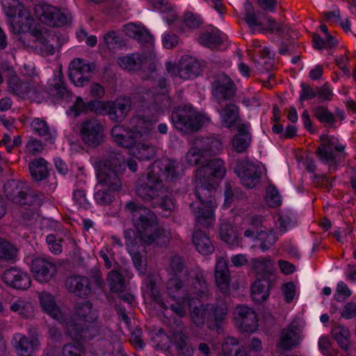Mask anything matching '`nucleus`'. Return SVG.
Here are the masks:
<instances>
[{"label":"nucleus","instance_id":"nucleus-1","mask_svg":"<svg viewBox=\"0 0 356 356\" xmlns=\"http://www.w3.org/2000/svg\"><path fill=\"white\" fill-rule=\"evenodd\" d=\"M184 268V264L180 257L171 258L169 270L172 277L167 283V293L172 302H163L156 285V277L153 275L149 274L145 277L142 286L143 293L154 300L155 307L162 312L163 317L168 318V316L175 314L181 318L186 314L188 305L193 324L200 327L207 323L209 330L219 332L225 323L228 313L226 303L203 305L199 301L196 305L195 296L202 300L209 296L204 273L199 266L190 270Z\"/></svg>","mask_w":356,"mask_h":356},{"label":"nucleus","instance_id":"nucleus-2","mask_svg":"<svg viewBox=\"0 0 356 356\" xmlns=\"http://www.w3.org/2000/svg\"><path fill=\"white\" fill-rule=\"evenodd\" d=\"M222 152L220 140L213 136L196 137L193 146L185 156L188 166L200 165L195 175V194L197 200L191 204L196 223L209 227L215 222L214 211L217 207L215 197L211 193L215 188L213 178L222 179L226 173L225 162L220 159L209 160L213 155Z\"/></svg>","mask_w":356,"mask_h":356},{"label":"nucleus","instance_id":"nucleus-3","mask_svg":"<svg viewBox=\"0 0 356 356\" xmlns=\"http://www.w3.org/2000/svg\"><path fill=\"white\" fill-rule=\"evenodd\" d=\"M125 209L132 214V223L137 231V234L132 229L124 231L127 248L138 275H143L147 270V264L144 257L138 252V241L161 246L169 242L170 232L168 227L159 225L156 216L146 207L129 202Z\"/></svg>","mask_w":356,"mask_h":356},{"label":"nucleus","instance_id":"nucleus-4","mask_svg":"<svg viewBox=\"0 0 356 356\" xmlns=\"http://www.w3.org/2000/svg\"><path fill=\"white\" fill-rule=\"evenodd\" d=\"M182 171L177 161L168 159L155 161L148 168L146 181L137 188L138 195L146 202H152L154 207L159 206L166 211L172 210L175 202L168 196L161 180L163 178L168 181L177 178Z\"/></svg>","mask_w":356,"mask_h":356},{"label":"nucleus","instance_id":"nucleus-5","mask_svg":"<svg viewBox=\"0 0 356 356\" xmlns=\"http://www.w3.org/2000/svg\"><path fill=\"white\" fill-rule=\"evenodd\" d=\"M135 126L132 129L124 125H115L111 129V136L115 143L129 150L131 155L138 160H149L155 156V148L147 140L152 137L154 127L151 121L144 118L134 119Z\"/></svg>","mask_w":356,"mask_h":356},{"label":"nucleus","instance_id":"nucleus-6","mask_svg":"<svg viewBox=\"0 0 356 356\" xmlns=\"http://www.w3.org/2000/svg\"><path fill=\"white\" fill-rule=\"evenodd\" d=\"M95 168L100 187L107 188L111 191H121L122 184L118 173L125 171V165L116 154L96 161Z\"/></svg>","mask_w":356,"mask_h":356},{"label":"nucleus","instance_id":"nucleus-7","mask_svg":"<svg viewBox=\"0 0 356 356\" xmlns=\"http://www.w3.org/2000/svg\"><path fill=\"white\" fill-rule=\"evenodd\" d=\"M171 120L175 127L183 134L197 131L211 121L208 115L196 111L190 104L176 108L172 113Z\"/></svg>","mask_w":356,"mask_h":356},{"label":"nucleus","instance_id":"nucleus-8","mask_svg":"<svg viewBox=\"0 0 356 356\" xmlns=\"http://www.w3.org/2000/svg\"><path fill=\"white\" fill-rule=\"evenodd\" d=\"M320 138L321 144L316 149L317 156L323 163L334 170L341 157L346 156V145L340 143L339 139L333 136L322 135Z\"/></svg>","mask_w":356,"mask_h":356},{"label":"nucleus","instance_id":"nucleus-9","mask_svg":"<svg viewBox=\"0 0 356 356\" xmlns=\"http://www.w3.org/2000/svg\"><path fill=\"white\" fill-rule=\"evenodd\" d=\"M250 225L251 227L244 232V236L259 241V248L263 252L268 250L277 240L274 230L267 227L266 220L260 216L250 217Z\"/></svg>","mask_w":356,"mask_h":356},{"label":"nucleus","instance_id":"nucleus-10","mask_svg":"<svg viewBox=\"0 0 356 356\" xmlns=\"http://www.w3.org/2000/svg\"><path fill=\"white\" fill-rule=\"evenodd\" d=\"M29 67V66L24 65L25 70H28ZM30 67L31 73L28 71L25 72L29 76L26 81H22L18 79L12 69L8 68L6 71H3V72H0V83L3 82V76L8 77V84L11 92L18 96L24 97L30 93L32 90H34L35 85L38 83V80L39 79L34 72L33 67L31 66Z\"/></svg>","mask_w":356,"mask_h":356},{"label":"nucleus","instance_id":"nucleus-11","mask_svg":"<svg viewBox=\"0 0 356 356\" xmlns=\"http://www.w3.org/2000/svg\"><path fill=\"white\" fill-rule=\"evenodd\" d=\"M34 13L43 24L50 26H61L70 19L71 16L67 10H61L54 6L44 3L35 6Z\"/></svg>","mask_w":356,"mask_h":356},{"label":"nucleus","instance_id":"nucleus-12","mask_svg":"<svg viewBox=\"0 0 356 356\" xmlns=\"http://www.w3.org/2000/svg\"><path fill=\"white\" fill-rule=\"evenodd\" d=\"M152 340L159 349L168 350L174 343L179 351H183L186 348L189 355L193 353L192 348L186 347V337L183 333H173L172 336H169L163 330H159L152 337Z\"/></svg>","mask_w":356,"mask_h":356},{"label":"nucleus","instance_id":"nucleus-13","mask_svg":"<svg viewBox=\"0 0 356 356\" xmlns=\"http://www.w3.org/2000/svg\"><path fill=\"white\" fill-rule=\"evenodd\" d=\"M159 86L162 92L159 94L154 92H147L146 97H143L145 102L152 101L151 105L148 106V109L152 113L153 118L159 114L168 110L171 106V99L167 93V83L165 79L159 81Z\"/></svg>","mask_w":356,"mask_h":356},{"label":"nucleus","instance_id":"nucleus-14","mask_svg":"<svg viewBox=\"0 0 356 356\" xmlns=\"http://www.w3.org/2000/svg\"><path fill=\"white\" fill-rule=\"evenodd\" d=\"M234 319L242 332L252 333L258 328V318L255 312L246 306H237L234 310Z\"/></svg>","mask_w":356,"mask_h":356},{"label":"nucleus","instance_id":"nucleus-15","mask_svg":"<svg viewBox=\"0 0 356 356\" xmlns=\"http://www.w3.org/2000/svg\"><path fill=\"white\" fill-rule=\"evenodd\" d=\"M98 318L97 309L93 308L92 304L89 302L79 303L76 307V311L73 316L67 319L65 316V323L63 325L67 332V325L74 322L78 324V327L84 325L87 323H93L96 322Z\"/></svg>","mask_w":356,"mask_h":356},{"label":"nucleus","instance_id":"nucleus-16","mask_svg":"<svg viewBox=\"0 0 356 356\" xmlns=\"http://www.w3.org/2000/svg\"><path fill=\"white\" fill-rule=\"evenodd\" d=\"M94 67L93 64L81 58L74 59L69 66V77L76 86L82 87L89 81Z\"/></svg>","mask_w":356,"mask_h":356},{"label":"nucleus","instance_id":"nucleus-17","mask_svg":"<svg viewBox=\"0 0 356 356\" xmlns=\"http://www.w3.org/2000/svg\"><path fill=\"white\" fill-rule=\"evenodd\" d=\"M104 127L97 120H88L81 125V136L89 146L97 147L103 140Z\"/></svg>","mask_w":356,"mask_h":356},{"label":"nucleus","instance_id":"nucleus-18","mask_svg":"<svg viewBox=\"0 0 356 356\" xmlns=\"http://www.w3.org/2000/svg\"><path fill=\"white\" fill-rule=\"evenodd\" d=\"M235 172L240 178L241 184L247 188H254L259 182V168L248 161H238Z\"/></svg>","mask_w":356,"mask_h":356},{"label":"nucleus","instance_id":"nucleus-19","mask_svg":"<svg viewBox=\"0 0 356 356\" xmlns=\"http://www.w3.org/2000/svg\"><path fill=\"white\" fill-rule=\"evenodd\" d=\"M99 333L100 327L95 322L80 327H78V324L74 322L67 325L68 335L76 342L92 340L99 336Z\"/></svg>","mask_w":356,"mask_h":356},{"label":"nucleus","instance_id":"nucleus-20","mask_svg":"<svg viewBox=\"0 0 356 356\" xmlns=\"http://www.w3.org/2000/svg\"><path fill=\"white\" fill-rule=\"evenodd\" d=\"M31 272L39 282H47L56 273L55 264L47 258L38 257L33 260Z\"/></svg>","mask_w":356,"mask_h":356},{"label":"nucleus","instance_id":"nucleus-21","mask_svg":"<svg viewBox=\"0 0 356 356\" xmlns=\"http://www.w3.org/2000/svg\"><path fill=\"white\" fill-rule=\"evenodd\" d=\"M118 63L120 67L127 71L143 70L148 66L150 73L153 74L156 69L154 64L150 65L147 58L138 54H131L120 57L118 59Z\"/></svg>","mask_w":356,"mask_h":356},{"label":"nucleus","instance_id":"nucleus-22","mask_svg":"<svg viewBox=\"0 0 356 356\" xmlns=\"http://www.w3.org/2000/svg\"><path fill=\"white\" fill-rule=\"evenodd\" d=\"M1 279L7 285L21 290L27 289L31 283L28 274L17 268L5 270L1 275Z\"/></svg>","mask_w":356,"mask_h":356},{"label":"nucleus","instance_id":"nucleus-23","mask_svg":"<svg viewBox=\"0 0 356 356\" xmlns=\"http://www.w3.org/2000/svg\"><path fill=\"white\" fill-rule=\"evenodd\" d=\"M12 344L18 356H32L40 346L38 338L34 337L29 340L25 335L16 333L13 335Z\"/></svg>","mask_w":356,"mask_h":356},{"label":"nucleus","instance_id":"nucleus-24","mask_svg":"<svg viewBox=\"0 0 356 356\" xmlns=\"http://www.w3.org/2000/svg\"><path fill=\"white\" fill-rule=\"evenodd\" d=\"M38 298L42 310L63 325L65 316L56 304L53 295L43 291L39 293Z\"/></svg>","mask_w":356,"mask_h":356},{"label":"nucleus","instance_id":"nucleus-25","mask_svg":"<svg viewBox=\"0 0 356 356\" xmlns=\"http://www.w3.org/2000/svg\"><path fill=\"white\" fill-rule=\"evenodd\" d=\"M300 341V330L296 322H292L282 330L278 346L284 350H290L298 345Z\"/></svg>","mask_w":356,"mask_h":356},{"label":"nucleus","instance_id":"nucleus-26","mask_svg":"<svg viewBox=\"0 0 356 356\" xmlns=\"http://www.w3.org/2000/svg\"><path fill=\"white\" fill-rule=\"evenodd\" d=\"M4 193L8 199L15 203L25 204L27 197V187L25 184L16 180L8 181L4 185Z\"/></svg>","mask_w":356,"mask_h":356},{"label":"nucleus","instance_id":"nucleus-27","mask_svg":"<svg viewBox=\"0 0 356 356\" xmlns=\"http://www.w3.org/2000/svg\"><path fill=\"white\" fill-rule=\"evenodd\" d=\"M214 276L216 283L219 289L226 293L229 289L230 275L228 270L227 260L224 257L217 258L215 266Z\"/></svg>","mask_w":356,"mask_h":356},{"label":"nucleus","instance_id":"nucleus-28","mask_svg":"<svg viewBox=\"0 0 356 356\" xmlns=\"http://www.w3.org/2000/svg\"><path fill=\"white\" fill-rule=\"evenodd\" d=\"M111 104L107 111L109 118L115 122H120L124 119L131 106V100L129 97H120L115 101H110Z\"/></svg>","mask_w":356,"mask_h":356},{"label":"nucleus","instance_id":"nucleus-29","mask_svg":"<svg viewBox=\"0 0 356 356\" xmlns=\"http://www.w3.org/2000/svg\"><path fill=\"white\" fill-rule=\"evenodd\" d=\"M177 76L183 80L195 77L199 74V64L192 56H183L177 65Z\"/></svg>","mask_w":356,"mask_h":356},{"label":"nucleus","instance_id":"nucleus-30","mask_svg":"<svg viewBox=\"0 0 356 356\" xmlns=\"http://www.w3.org/2000/svg\"><path fill=\"white\" fill-rule=\"evenodd\" d=\"M251 265L257 278L261 280H268L275 271V261L270 257L253 259L251 260Z\"/></svg>","mask_w":356,"mask_h":356},{"label":"nucleus","instance_id":"nucleus-31","mask_svg":"<svg viewBox=\"0 0 356 356\" xmlns=\"http://www.w3.org/2000/svg\"><path fill=\"white\" fill-rule=\"evenodd\" d=\"M219 120L221 126L231 129L238 124V108L234 104H227L218 110Z\"/></svg>","mask_w":356,"mask_h":356},{"label":"nucleus","instance_id":"nucleus-32","mask_svg":"<svg viewBox=\"0 0 356 356\" xmlns=\"http://www.w3.org/2000/svg\"><path fill=\"white\" fill-rule=\"evenodd\" d=\"M249 127L250 124L248 123L236 125L238 133L234 136L232 143L233 148L238 153L244 152L250 145L252 138Z\"/></svg>","mask_w":356,"mask_h":356},{"label":"nucleus","instance_id":"nucleus-33","mask_svg":"<svg viewBox=\"0 0 356 356\" xmlns=\"http://www.w3.org/2000/svg\"><path fill=\"white\" fill-rule=\"evenodd\" d=\"M67 289L78 296H85L91 291L88 278L83 276H71L65 282Z\"/></svg>","mask_w":356,"mask_h":356},{"label":"nucleus","instance_id":"nucleus-34","mask_svg":"<svg viewBox=\"0 0 356 356\" xmlns=\"http://www.w3.org/2000/svg\"><path fill=\"white\" fill-rule=\"evenodd\" d=\"M123 31L124 33L134 38L138 41L148 44H152L153 38L149 31L143 26L136 25L134 23H129L124 26Z\"/></svg>","mask_w":356,"mask_h":356},{"label":"nucleus","instance_id":"nucleus-35","mask_svg":"<svg viewBox=\"0 0 356 356\" xmlns=\"http://www.w3.org/2000/svg\"><path fill=\"white\" fill-rule=\"evenodd\" d=\"M219 236L220 240L229 245L230 248H237L241 244L236 228L227 222L221 223Z\"/></svg>","mask_w":356,"mask_h":356},{"label":"nucleus","instance_id":"nucleus-36","mask_svg":"<svg viewBox=\"0 0 356 356\" xmlns=\"http://www.w3.org/2000/svg\"><path fill=\"white\" fill-rule=\"evenodd\" d=\"M192 241L197 251L203 255L210 254L214 251V246L210 238L201 230L194 231Z\"/></svg>","mask_w":356,"mask_h":356},{"label":"nucleus","instance_id":"nucleus-37","mask_svg":"<svg viewBox=\"0 0 356 356\" xmlns=\"http://www.w3.org/2000/svg\"><path fill=\"white\" fill-rule=\"evenodd\" d=\"M3 6L6 15L10 18L16 17L19 20L18 23H23V18L26 21L29 19V14L24 10L23 6L21 5L18 0H4Z\"/></svg>","mask_w":356,"mask_h":356},{"label":"nucleus","instance_id":"nucleus-38","mask_svg":"<svg viewBox=\"0 0 356 356\" xmlns=\"http://www.w3.org/2000/svg\"><path fill=\"white\" fill-rule=\"evenodd\" d=\"M221 348L225 356H251L250 353L245 352L244 348L238 346V340L234 337L225 339Z\"/></svg>","mask_w":356,"mask_h":356},{"label":"nucleus","instance_id":"nucleus-39","mask_svg":"<svg viewBox=\"0 0 356 356\" xmlns=\"http://www.w3.org/2000/svg\"><path fill=\"white\" fill-rule=\"evenodd\" d=\"M213 93L219 101L229 98L233 95V82L227 76L222 77L215 83Z\"/></svg>","mask_w":356,"mask_h":356},{"label":"nucleus","instance_id":"nucleus-40","mask_svg":"<svg viewBox=\"0 0 356 356\" xmlns=\"http://www.w3.org/2000/svg\"><path fill=\"white\" fill-rule=\"evenodd\" d=\"M252 299L255 302H263L269 296L270 287L268 280L257 278L251 287Z\"/></svg>","mask_w":356,"mask_h":356},{"label":"nucleus","instance_id":"nucleus-41","mask_svg":"<svg viewBox=\"0 0 356 356\" xmlns=\"http://www.w3.org/2000/svg\"><path fill=\"white\" fill-rule=\"evenodd\" d=\"M29 172L33 179L40 181L48 175L47 161L42 158L36 159L29 164Z\"/></svg>","mask_w":356,"mask_h":356},{"label":"nucleus","instance_id":"nucleus-42","mask_svg":"<svg viewBox=\"0 0 356 356\" xmlns=\"http://www.w3.org/2000/svg\"><path fill=\"white\" fill-rule=\"evenodd\" d=\"M10 309L21 316L28 318L33 316V307L26 298H17L11 302Z\"/></svg>","mask_w":356,"mask_h":356},{"label":"nucleus","instance_id":"nucleus-43","mask_svg":"<svg viewBox=\"0 0 356 356\" xmlns=\"http://www.w3.org/2000/svg\"><path fill=\"white\" fill-rule=\"evenodd\" d=\"M34 132L43 137L46 140L53 143L56 137V132L50 131L45 121L39 118L34 119L31 124Z\"/></svg>","mask_w":356,"mask_h":356},{"label":"nucleus","instance_id":"nucleus-44","mask_svg":"<svg viewBox=\"0 0 356 356\" xmlns=\"http://www.w3.org/2000/svg\"><path fill=\"white\" fill-rule=\"evenodd\" d=\"M332 334L342 349L347 350L348 348L350 334L346 327L340 325L334 326L332 330Z\"/></svg>","mask_w":356,"mask_h":356},{"label":"nucleus","instance_id":"nucleus-45","mask_svg":"<svg viewBox=\"0 0 356 356\" xmlns=\"http://www.w3.org/2000/svg\"><path fill=\"white\" fill-rule=\"evenodd\" d=\"M262 15L263 14L260 13L257 15L250 4L245 5V14L244 19L245 22L252 29V31H258V28H259V26L263 24V22L260 21Z\"/></svg>","mask_w":356,"mask_h":356},{"label":"nucleus","instance_id":"nucleus-46","mask_svg":"<svg viewBox=\"0 0 356 356\" xmlns=\"http://www.w3.org/2000/svg\"><path fill=\"white\" fill-rule=\"evenodd\" d=\"M222 37L220 36V33L218 31H212V32H205L203 33L199 37V42L204 46L208 47L209 48H214L218 44L222 42Z\"/></svg>","mask_w":356,"mask_h":356},{"label":"nucleus","instance_id":"nucleus-47","mask_svg":"<svg viewBox=\"0 0 356 356\" xmlns=\"http://www.w3.org/2000/svg\"><path fill=\"white\" fill-rule=\"evenodd\" d=\"M108 282L113 292L122 291L124 288V281L122 275L117 270H112L108 275Z\"/></svg>","mask_w":356,"mask_h":356},{"label":"nucleus","instance_id":"nucleus-48","mask_svg":"<svg viewBox=\"0 0 356 356\" xmlns=\"http://www.w3.org/2000/svg\"><path fill=\"white\" fill-rule=\"evenodd\" d=\"M116 191H111L105 187L97 189L94 195V197L97 204L100 205H106L111 204L114 200L113 193Z\"/></svg>","mask_w":356,"mask_h":356},{"label":"nucleus","instance_id":"nucleus-49","mask_svg":"<svg viewBox=\"0 0 356 356\" xmlns=\"http://www.w3.org/2000/svg\"><path fill=\"white\" fill-rule=\"evenodd\" d=\"M260 21L263 22V24L258 28V32L266 33L268 31H270L279 33L282 31L281 26L277 24L276 22L269 16L263 14Z\"/></svg>","mask_w":356,"mask_h":356},{"label":"nucleus","instance_id":"nucleus-50","mask_svg":"<svg viewBox=\"0 0 356 356\" xmlns=\"http://www.w3.org/2000/svg\"><path fill=\"white\" fill-rule=\"evenodd\" d=\"M315 117L322 123H333L335 121L334 114L327 108L317 106L314 109Z\"/></svg>","mask_w":356,"mask_h":356},{"label":"nucleus","instance_id":"nucleus-51","mask_svg":"<svg viewBox=\"0 0 356 356\" xmlns=\"http://www.w3.org/2000/svg\"><path fill=\"white\" fill-rule=\"evenodd\" d=\"M266 202L270 207H276L282 204V198L278 191L272 186L266 189Z\"/></svg>","mask_w":356,"mask_h":356},{"label":"nucleus","instance_id":"nucleus-52","mask_svg":"<svg viewBox=\"0 0 356 356\" xmlns=\"http://www.w3.org/2000/svg\"><path fill=\"white\" fill-rule=\"evenodd\" d=\"M17 250L9 243L0 239V258L9 260L16 256Z\"/></svg>","mask_w":356,"mask_h":356},{"label":"nucleus","instance_id":"nucleus-53","mask_svg":"<svg viewBox=\"0 0 356 356\" xmlns=\"http://www.w3.org/2000/svg\"><path fill=\"white\" fill-rule=\"evenodd\" d=\"M90 107V101L85 102L83 98L77 97L70 111L73 113L74 116H79L81 113L89 112Z\"/></svg>","mask_w":356,"mask_h":356},{"label":"nucleus","instance_id":"nucleus-54","mask_svg":"<svg viewBox=\"0 0 356 356\" xmlns=\"http://www.w3.org/2000/svg\"><path fill=\"white\" fill-rule=\"evenodd\" d=\"M352 295V291L348 285L343 281H339L337 284L334 298L338 302H342L348 298Z\"/></svg>","mask_w":356,"mask_h":356},{"label":"nucleus","instance_id":"nucleus-55","mask_svg":"<svg viewBox=\"0 0 356 356\" xmlns=\"http://www.w3.org/2000/svg\"><path fill=\"white\" fill-rule=\"evenodd\" d=\"M46 242L51 253L59 254L63 251V240L57 239L54 234H48L46 236Z\"/></svg>","mask_w":356,"mask_h":356},{"label":"nucleus","instance_id":"nucleus-56","mask_svg":"<svg viewBox=\"0 0 356 356\" xmlns=\"http://www.w3.org/2000/svg\"><path fill=\"white\" fill-rule=\"evenodd\" d=\"M77 346L67 343L63 346L62 356H81L83 350L82 342H77Z\"/></svg>","mask_w":356,"mask_h":356},{"label":"nucleus","instance_id":"nucleus-57","mask_svg":"<svg viewBox=\"0 0 356 356\" xmlns=\"http://www.w3.org/2000/svg\"><path fill=\"white\" fill-rule=\"evenodd\" d=\"M111 104L110 101L102 102L98 100H90V111L94 112L96 114L102 115L107 114L108 108L109 105Z\"/></svg>","mask_w":356,"mask_h":356},{"label":"nucleus","instance_id":"nucleus-58","mask_svg":"<svg viewBox=\"0 0 356 356\" xmlns=\"http://www.w3.org/2000/svg\"><path fill=\"white\" fill-rule=\"evenodd\" d=\"M341 316L345 319H351L356 316V302H346L342 307Z\"/></svg>","mask_w":356,"mask_h":356},{"label":"nucleus","instance_id":"nucleus-59","mask_svg":"<svg viewBox=\"0 0 356 356\" xmlns=\"http://www.w3.org/2000/svg\"><path fill=\"white\" fill-rule=\"evenodd\" d=\"M301 90L300 91V100H309L314 99L317 96V92H316L314 88H312L310 86L305 83H300Z\"/></svg>","mask_w":356,"mask_h":356},{"label":"nucleus","instance_id":"nucleus-60","mask_svg":"<svg viewBox=\"0 0 356 356\" xmlns=\"http://www.w3.org/2000/svg\"><path fill=\"white\" fill-rule=\"evenodd\" d=\"M281 290L284 294L285 301L288 303L291 302L296 295V286L294 284L291 282H286L282 286Z\"/></svg>","mask_w":356,"mask_h":356},{"label":"nucleus","instance_id":"nucleus-61","mask_svg":"<svg viewBox=\"0 0 356 356\" xmlns=\"http://www.w3.org/2000/svg\"><path fill=\"white\" fill-rule=\"evenodd\" d=\"M179 42L177 35L171 33H165L162 36V44L166 49H172L175 47Z\"/></svg>","mask_w":356,"mask_h":356},{"label":"nucleus","instance_id":"nucleus-62","mask_svg":"<svg viewBox=\"0 0 356 356\" xmlns=\"http://www.w3.org/2000/svg\"><path fill=\"white\" fill-rule=\"evenodd\" d=\"M318 347L323 354L328 356L335 355V352L330 348V341L327 337H321L319 339Z\"/></svg>","mask_w":356,"mask_h":356},{"label":"nucleus","instance_id":"nucleus-63","mask_svg":"<svg viewBox=\"0 0 356 356\" xmlns=\"http://www.w3.org/2000/svg\"><path fill=\"white\" fill-rule=\"evenodd\" d=\"M201 23V19L193 13H188L184 17V24L189 29H196Z\"/></svg>","mask_w":356,"mask_h":356},{"label":"nucleus","instance_id":"nucleus-64","mask_svg":"<svg viewBox=\"0 0 356 356\" xmlns=\"http://www.w3.org/2000/svg\"><path fill=\"white\" fill-rule=\"evenodd\" d=\"M262 350V343L257 338H252L249 345V349H245L247 353H250L251 356H259V353Z\"/></svg>","mask_w":356,"mask_h":356}]
</instances>
